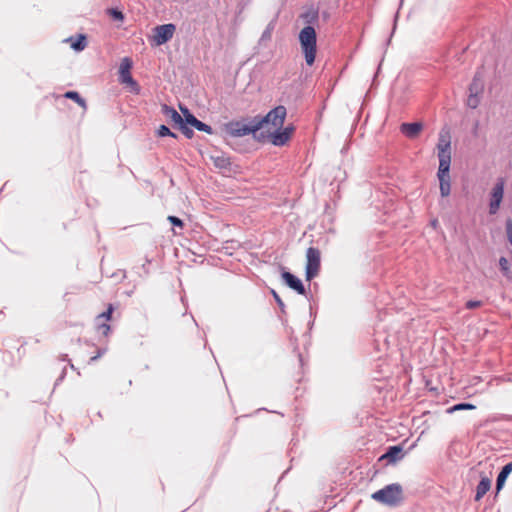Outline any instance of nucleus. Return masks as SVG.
<instances>
[{
    "instance_id": "obj_13",
    "label": "nucleus",
    "mask_w": 512,
    "mask_h": 512,
    "mask_svg": "<svg viewBox=\"0 0 512 512\" xmlns=\"http://www.w3.org/2000/svg\"><path fill=\"white\" fill-rule=\"evenodd\" d=\"M282 278L290 288L297 291L299 294H305V288L299 278H297L290 272H283Z\"/></svg>"
},
{
    "instance_id": "obj_17",
    "label": "nucleus",
    "mask_w": 512,
    "mask_h": 512,
    "mask_svg": "<svg viewBox=\"0 0 512 512\" xmlns=\"http://www.w3.org/2000/svg\"><path fill=\"white\" fill-rule=\"evenodd\" d=\"M491 487V481L487 477H483L476 488L475 500L479 501Z\"/></svg>"
},
{
    "instance_id": "obj_5",
    "label": "nucleus",
    "mask_w": 512,
    "mask_h": 512,
    "mask_svg": "<svg viewBox=\"0 0 512 512\" xmlns=\"http://www.w3.org/2000/svg\"><path fill=\"white\" fill-rule=\"evenodd\" d=\"M286 117V108L284 106H277L271 110L264 118L257 120L256 123H261V129L271 126L270 130L280 129L283 126Z\"/></svg>"
},
{
    "instance_id": "obj_35",
    "label": "nucleus",
    "mask_w": 512,
    "mask_h": 512,
    "mask_svg": "<svg viewBox=\"0 0 512 512\" xmlns=\"http://www.w3.org/2000/svg\"><path fill=\"white\" fill-rule=\"evenodd\" d=\"M99 356H100V354H99V355H97V356L92 357V358H91V361H95Z\"/></svg>"
},
{
    "instance_id": "obj_6",
    "label": "nucleus",
    "mask_w": 512,
    "mask_h": 512,
    "mask_svg": "<svg viewBox=\"0 0 512 512\" xmlns=\"http://www.w3.org/2000/svg\"><path fill=\"white\" fill-rule=\"evenodd\" d=\"M306 278L307 280L313 279L317 276L321 266L320 251L317 248L309 247L306 252Z\"/></svg>"
},
{
    "instance_id": "obj_21",
    "label": "nucleus",
    "mask_w": 512,
    "mask_h": 512,
    "mask_svg": "<svg viewBox=\"0 0 512 512\" xmlns=\"http://www.w3.org/2000/svg\"><path fill=\"white\" fill-rule=\"evenodd\" d=\"M274 29H275V22L271 21L267 25V27L265 28V30L263 31V33L260 37L259 43L261 45H265L267 42H269L271 40Z\"/></svg>"
},
{
    "instance_id": "obj_3",
    "label": "nucleus",
    "mask_w": 512,
    "mask_h": 512,
    "mask_svg": "<svg viewBox=\"0 0 512 512\" xmlns=\"http://www.w3.org/2000/svg\"><path fill=\"white\" fill-rule=\"evenodd\" d=\"M224 131L231 137H243L261 129V123H256L254 119L250 123L244 121H231L224 125Z\"/></svg>"
},
{
    "instance_id": "obj_34",
    "label": "nucleus",
    "mask_w": 512,
    "mask_h": 512,
    "mask_svg": "<svg viewBox=\"0 0 512 512\" xmlns=\"http://www.w3.org/2000/svg\"><path fill=\"white\" fill-rule=\"evenodd\" d=\"M275 297H276L277 302H278L279 304H282V302H281L280 298H279L277 295H275Z\"/></svg>"
},
{
    "instance_id": "obj_23",
    "label": "nucleus",
    "mask_w": 512,
    "mask_h": 512,
    "mask_svg": "<svg viewBox=\"0 0 512 512\" xmlns=\"http://www.w3.org/2000/svg\"><path fill=\"white\" fill-rule=\"evenodd\" d=\"M68 41L71 42V47L76 51L84 50L87 45L86 37L84 35H79L76 40L70 38Z\"/></svg>"
},
{
    "instance_id": "obj_4",
    "label": "nucleus",
    "mask_w": 512,
    "mask_h": 512,
    "mask_svg": "<svg viewBox=\"0 0 512 512\" xmlns=\"http://www.w3.org/2000/svg\"><path fill=\"white\" fill-rule=\"evenodd\" d=\"M176 32V25L169 23L158 25L152 29L149 41L152 46H161L170 41Z\"/></svg>"
},
{
    "instance_id": "obj_32",
    "label": "nucleus",
    "mask_w": 512,
    "mask_h": 512,
    "mask_svg": "<svg viewBox=\"0 0 512 512\" xmlns=\"http://www.w3.org/2000/svg\"><path fill=\"white\" fill-rule=\"evenodd\" d=\"M482 305L480 301L470 300L466 303V308L468 309H475Z\"/></svg>"
},
{
    "instance_id": "obj_22",
    "label": "nucleus",
    "mask_w": 512,
    "mask_h": 512,
    "mask_svg": "<svg viewBox=\"0 0 512 512\" xmlns=\"http://www.w3.org/2000/svg\"><path fill=\"white\" fill-rule=\"evenodd\" d=\"M437 148L438 153L450 151V139L447 134L440 133Z\"/></svg>"
},
{
    "instance_id": "obj_16",
    "label": "nucleus",
    "mask_w": 512,
    "mask_h": 512,
    "mask_svg": "<svg viewBox=\"0 0 512 512\" xmlns=\"http://www.w3.org/2000/svg\"><path fill=\"white\" fill-rule=\"evenodd\" d=\"M512 472V462H509L508 464H506L502 470L500 471L498 477H497V481H496V489L497 491H500L502 489V487L504 486L505 484V481L507 479V477L509 476V474Z\"/></svg>"
},
{
    "instance_id": "obj_9",
    "label": "nucleus",
    "mask_w": 512,
    "mask_h": 512,
    "mask_svg": "<svg viewBox=\"0 0 512 512\" xmlns=\"http://www.w3.org/2000/svg\"><path fill=\"white\" fill-rule=\"evenodd\" d=\"M504 194V182L503 180H499L493 187L491 191V200L489 204V212L490 214H495L502 202Z\"/></svg>"
},
{
    "instance_id": "obj_29",
    "label": "nucleus",
    "mask_w": 512,
    "mask_h": 512,
    "mask_svg": "<svg viewBox=\"0 0 512 512\" xmlns=\"http://www.w3.org/2000/svg\"><path fill=\"white\" fill-rule=\"evenodd\" d=\"M158 135L160 137H165V136L176 137V135L173 132H171L170 129L165 125H161L159 127Z\"/></svg>"
},
{
    "instance_id": "obj_2",
    "label": "nucleus",
    "mask_w": 512,
    "mask_h": 512,
    "mask_svg": "<svg viewBox=\"0 0 512 512\" xmlns=\"http://www.w3.org/2000/svg\"><path fill=\"white\" fill-rule=\"evenodd\" d=\"M372 499L385 505L395 506L399 504L403 499L402 487L398 483L387 485L384 488L374 492L372 494Z\"/></svg>"
},
{
    "instance_id": "obj_14",
    "label": "nucleus",
    "mask_w": 512,
    "mask_h": 512,
    "mask_svg": "<svg viewBox=\"0 0 512 512\" xmlns=\"http://www.w3.org/2000/svg\"><path fill=\"white\" fill-rule=\"evenodd\" d=\"M422 124L415 123H403L401 125V132L408 138H416L422 130Z\"/></svg>"
},
{
    "instance_id": "obj_30",
    "label": "nucleus",
    "mask_w": 512,
    "mask_h": 512,
    "mask_svg": "<svg viewBox=\"0 0 512 512\" xmlns=\"http://www.w3.org/2000/svg\"><path fill=\"white\" fill-rule=\"evenodd\" d=\"M499 266H500V269L501 271L504 273V275H508L509 273V262L506 258L504 257H501L499 259Z\"/></svg>"
},
{
    "instance_id": "obj_7",
    "label": "nucleus",
    "mask_w": 512,
    "mask_h": 512,
    "mask_svg": "<svg viewBox=\"0 0 512 512\" xmlns=\"http://www.w3.org/2000/svg\"><path fill=\"white\" fill-rule=\"evenodd\" d=\"M162 113L172 123L178 125L180 130L182 131V133L187 138H192L193 131L190 128H188L187 125H185L183 117L174 108H172V107H170L168 105H163L162 106Z\"/></svg>"
},
{
    "instance_id": "obj_25",
    "label": "nucleus",
    "mask_w": 512,
    "mask_h": 512,
    "mask_svg": "<svg viewBox=\"0 0 512 512\" xmlns=\"http://www.w3.org/2000/svg\"><path fill=\"white\" fill-rule=\"evenodd\" d=\"M213 163L216 167L220 169H226L230 166V161L227 157L220 155V156H212Z\"/></svg>"
},
{
    "instance_id": "obj_31",
    "label": "nucleus",
    "mask_w": 512,
    "mask_h": 512,
    "mask_svg": "<svg viewBox=\"0 0 512 512\" xmlns=\"http://www.w3.org/2000/svg\"><path fill=\"white\" fill-rule=\"evenodd\" d=\"M168 220L174 225V226H178L180 228L183 227V222L181 219H179L178 217L176 216H168Z\"/></svg>"
},
{
    "instance_id": "obj_15",
    "label": "nucleus",
    "mask_w": 512,
    "mask_h": 512,
    "mask_svg": "<svg viewBox=\"0 0 512 512\" xmlns=\"http://www.w3.org/2000/svg\"><path fill=\"white\" fill-rule=\"evenodd\" d=\"M439 158V169L438 174L447 175L449 174L450 163H451V152L438 153Z\"/></svg>"
},
{
    "instance_id": "obj_24",
    "label": "nucleus",
    "mask_w": 512,
    "mask_h": 512,
    "mask_svg": "<svg viewBox=\"0 0 512 512\" xmlns=\"http://www.w3.org/2000/svg\"><path fill=\"white\" fill-rule=\"evenodd\" d=\"M64 96L68 99L74 100L78 105H80L84 110H86V101L77 92L68 91L65 93Z\"/></svg>"
},
{
    "instance_id": "obj_12",
    "label": "nucleus",
    "mask_w": 512,
    "mask_h": 512,
    "mask_svg": "<svg viewBox=\"0 0 512 512\" xmlns=\"http://www.w3.org/2000/svg\"><path fill=\"white\" fill-rule=\"evenodd\" d=\"M112 312H113V307H112V305H109L108 310L106 312H103L102 314H100L97 317V329L104 336H108V334L110 332V326L102 321L103 320L109 321L111 318Z\"/></svg>"
},
{
    "instance_id": "obj_10",
    "label": "nucleus",
    "mask_w": 512,
    "mask_h": 512,
    "mask_svg": "<svg viewBox=\"0 0 512 512\" xmlns=\"http://www.w3.org/2000/svg\"><path fill=\"white\" fill-rule=\"evenodd\" d=\"M180 110L183 113L185 125L189 124L199 131H204L208 134H212V128L209 125L199 121L193 114L189 112V110L186 107L180 106Z\"/></svg>"
},
{
    "instance_id": "obj_27",
    "label": "nucleus",
    "mask_w": 512,
    "mask_h": 512,
    "mask_svg": "<svg viewBox=\"0 0 512 512\" xmlns=\"http://www.w3.org/2000/svg\"><path fill=\"white\" fill-rule=\"evenodd\" d=\"M107 14L114 20L116 21H123L124 19V15L121 11L117 10V9H108L107 10Z\"/></svg>"
},
{
    "instance_id": "obj_1",
    "label": "nucleus",
    "mask_w": 512,
    "mask_h": 512,
    "mask_svg": "<svg viewBox=\"0 0 512 512\" xmlns=\"http://www.w3.org/2000/svg\"><path fill=\"white\" fill-rule=\"evenodd\" d=\"M316 31L312 26L304 27L299 33V42L306 63L311 66L316 57Z\"/></svg>"
},
{
    "instance_id": "obj_28",
    "label": "nucleus",
    "mask_w": 512,
    "mask_h": 512,
    "mask_svg": "<svg viewBox=\"0 0 512 512\" xmlns=\"http://www.w3.org/2000/svg\"><path fill=\"white\" fill-rule=\"evenodd\" d=\"M467 104L469 107L471 108H476L479 104V98H478V94H471L469 93V96H468V99H467Z\"/></svg>"
},
{
    "instance_id": "obj_20",
    "label": "nucleus",
    "mask_w": 512,
    "mask_h": 512,
    "mask_svg": "<svg viewBox=\"0 0 512 512\" xmlns=\"http://www.w3.org/2000/svg\"><path fill=\"white\" fill-rule=\"evenodd\" d=\"M483 91V80L480 75L477 73L474 76L472 83L469 86V93L471 94H480Z\"/></svg>"
},
{
    "instance_id": "obj_26",
    "label": "nucleus",
    "mask_w": 512,
    "mask_h": 512,
    "mask_svg": "<svg viewBox=\"0 0 512 512\" xmlns=\"http://www.w3.org/2000/svg\"><path fill=\"white\" fill-rule=\"evenodd\" d=\"M473 409H475V406L470 403H460V404H456L453 407L449 408L448 412L452 413V412L458 411V410H473Z\"/></svg>"
},
{
    "instance_id": "obj_19",
    "label": "nucleus",
    "mask_w": 512,
    "mask_h": 512,
    "mask_svg": "<svg viewBox=\"0 0 512 512\" xmlns=\"http://www.w3.org/2000/svg\"><path fill=\"white\" fill-rule=\"evenodd\" d=\"M438 179L440 183V193L443 197H446L450 194V178L449 174L441 175L438 174Z\"/></svg>"
},
{
    "instance_id": "obj_8",
    "label": "nucleus",
    "mask_w": 512,
    "mask_h": 512,
    "mask_svg": "<svg viewBox=\"0 0 512 512\" xmlns=\"http://www.w3.org/2000/svg\"><path fill=\"white\" fill-rule=\"evenodd\" d=\"M267 132L269 133L270 141L273 145L283 146L290 140L294 132V127L287 126L282 130L281 128L275 130L268 129Z\"/></svg>"
},
{
    "instance_id": "obj_33",
    "label": "nucleus",
    "mask_w": 512,
    "mask_h": 512,
    "mask_svg": "<svg viewBox=\"0 0 512 512\" xmlns=\"http://www.w3.org/2000/svg\"><path fill=\"white\" fill-rule=\"evenodd\" d=\"M432 226L435 228L438 224V221L435 219L431 222Z\"/></svg>"
},
{
    "instance_id": "obj_11",
    "label": "nucleus",
    "mask_w": 512,
    "mask_h": 512,
    "mask_svg": "<svg viewBox=\"0 0 512 512\" xmlns=\"http://www.w3.org/2000/svg\"><path fill=\"white\" fill-rule=\"evenodd\" d=\"M132 68V61L130 58L125 57L122 59L119 67V77L120 81L125 84L135 85V81L133 80L130 70Z\"/></svg>"
},
{
    "instance_id": "obj_18",
    "label": "nucleus",
    "mask_w": 512,
    "mask_h": 512,
    "mask_svg": "<svg viewBox=\"0 0 512 512\" xmlns=\"http://www.w3.org/2000/svg\"><path fill=\"white\" fill-rule=\"evenodd\" d=\"M402 457V449L399 446H392L388 451L381 457L387 459L389 462H396Z\"/></svg>"
}]
</instances>
